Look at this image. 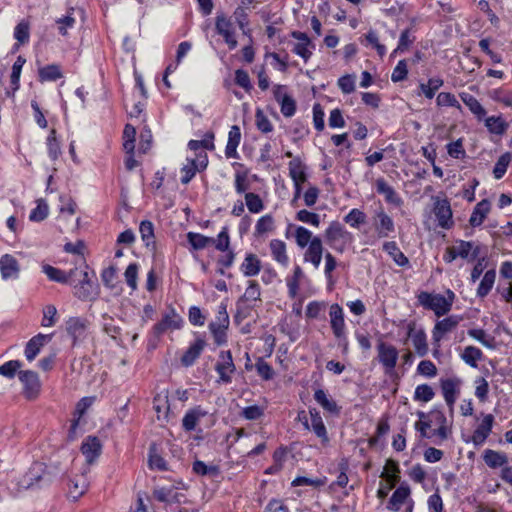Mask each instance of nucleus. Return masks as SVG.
I'll use <instances>...</instances> for the list:
<instances>
[{"label":"nucleus","instance_id":"obj_1","mask_svg":"<svg viewBox=\"0 0 512 512\" xmlns=\"http://www.w3.org/2000/svg\"><path fill=\"white\" fill-rule=\"evenodd\" d=\"M56 474L43 462H34L19 479L18 490H38L49 487Z\"/></svg>","mask_w":512,"mask_h":512},{"label":"nucleus","instance_id":"obj_2","mask_svg":"<svg viewBox=\"0 0 512 512\" xmlns=\"http://www.w3.org/2000/svg\"><path fill=\"white\" fill-rule=\"evenodd\" d=\"M81 278L76 282V277H73V295L84 302H93L98 299L100 294V286L96 279L94 271L89 273L88 271L79 272Z\"/></svg>","mask_w":512,"mask_h":512},{"label":"nucleus","instance_id":"obj_3","mask_svg":"<svg viewBox=\"0 0 512 512\" xmlns=\"http://www.w3.org/2000/svg\"><path fill=\"white\" fill-rule=\"evenodd\" d=\"M418 301L425 309L432 310L437 317L446 315L452 308V300L446 299L442 294L421 292Z\"/></svg>","mask_w":512,"mask_h":512},{"label":"nucleus","instance_id":"obj_4","mask_svg":"<svg viewBox=\"0 0 512 512\" xmlns=\"http://www.w3.org/2000/svg\"><path fill=\"white\" fill-rule=\"evenodd\" d=\"M183 323V318L172 305H169L168 311L164 313L162 319L152 327L151 333L156 339H159L169 329H181Z\"/></svg>","mask_w":512,"mask_h":512},{"label":"nucleus","instance_id":"obj_5","mask_svg":"<svg viewBox=\"0 0 512 512\" xmlns=\"http://www.w3.org/2000/svg\"><path fill=\"white\" fill-rule=\"evenodd\" d=\"M18 378L23 385L24 398L30 401L37 399L42 386L38 373L33 370H21L18 372Z\"/></svg>","mask_w":512,"mask_h":512},{"label":"nucleus","instance_id":"obj_6","mask_svg":"<svg viewBox=\"0 0 512 512\" xmlns=\"http://www.w3.org/2000/svg\"><path fill=\"white\" fill-rule=\"evenodd\" d=\"M90 321L85 317H69L65 322V329L72 339V347L78 346L87 337V329Z\"/></svg>","mask_w":512,"mask_h":512},{"label":"nucleus","instance_id":"obj_7","mask_svg":"<svg viewBox=\"0 0 512 512\" xmlns=\"http://www.w3.org/2000/svg\"><path fill=\"white\" fill-rule=\"evenodd\" d=\"M378 361L384 367L386 374H391L395 369L398 360V350L391 344L382 340L377 343Z\"/></svg>","mask_w":512,"mask_h":512},{"label":"nucleus","instance_id":"obj_8","mask_svg":"<svg viewBox=\"0 0 512 512\" xmlns=\"http://www.w3.org/2000/svg\"><path fill=\"white\" fill-rule=\"evenodd\" d=\"M215 371L219 375L218 383L229 384L232 382L231 374L236 371V366L230 350L220 351L219 361L215 365Z\"/></svg>","mask_w":512,"mask_h":512},{"label":"nucleus","instance_id":"obj_9","mask_svg":"<svg viewBox=\"0 0 512 512\" xmlns=\"http://www.w3.org/2000/svg\"><path fill=\"white\" fill-rule=\"evenodd\" d=\"M326 243L333 249L342 252L343 247L338 248L336 243L339 240L347 241L352 239V234L345 229L339 221H332L324 233Z\"/></svg>","mask_w":512,"mask_h":512},{"label":"nucleus","instance_id":"obj_10","mask_svg":"<svg viewBox=\"0 0 512 512\" xmlns=\"http://www.w3.org/2000/svg\"><path fill=\"white\" fill-rule=\"evenodd\" d=\"M215 30L224 38L229 50H234L237 45L233 23L224 14H218L215 18Z\"/></svg>","mask_w":512,"mask_h":512},{"label":"nucleus","instance_id":"obj_11","mask_svg":"<svg viewBox=\"0 0 512 512\" xmlns=\"http://www.w3.org/2000/svg\"><path fill=\"white\" fill-rule=\"evenodd\" d=\"M433 213L438 222V226L444 229H450L454 222L452 220V210L450 202L447 199H436L434 202Z\"/></svg>","mask_w":512,"mask_h":512},{"label":"nucleus","instance_id":"obj_12","mask_svg":"<svg viewBox=\"0 0 512 512\" xmlns=\"http://www.w3.org/2000/svg\"><path fill=\"white\" fill-rule=\"evenodd\" d=\"M374 228L379 238L389 237L395 231L393 219L381 207L375 211Z\"/></svg>","mask_w":512,"mask_h":512},{"label":"nucleus","instance_id":"obj_13","mask_svg":"<svg viewBox=\"0 0 512 512\" xmlns=\"http://www.w3.org/2000/svg\"><path fill=\"white\" fill-rule=\"evenodd\" d=\"M461 317L450 315L436 322L432 330V339L434 343H439L445 334L453 331L459 324Z\"/></svg>","mask_w":512,"mask_h":512},{"label":"nucleus","instance_id":"obj_14","mask_svg":"<svg viewBox=\"0 0 512 512\" xmlns=\"http://www.w3.org/2000/svg\"><path fill=\"white\" fill-rule=\"evenodd\" d=\"M42 272L51 281L69 285H73V277H76L78 274V270L76 268L69 270V272L67 273L64 270L53 267L49 264H44L42 266Z\"/></svg>","mask_w":512,"mask_h":512},{"label":"nucleus","instance_id":"obj_15","mask_svg":"<svg viewBox=\"0 0 512 512\" xmlns=\"http://www.w3.org/2000/svg\"><path fill=\"white\" fill-rule=\"evenodd\" d=\"M460 380L457 378H441L440 387L446 404L453 410L454 404L459 395Z\"/></svg>","mask_w":512,"mask_h":512},{"label":"nucleus","instance_id":"obj_16","mask_svg":"<svg viewBox=\"0 0 512 512\" xmlns=\"http://www.w3.org/2000/svg\"><path fill=\"white\" fill-rule=\"evenodd\" d=\"M330 324L333 334L338 339H346L345 335V321L342 307L335 303L330 306Z\"/></svg>","mask_w":512,"mask_h":512},{"label":"nucleus","instance_id":"obj_17","mask_svg":"<svg viewBox=\"0 0 512 512\" xmlns=\"http://www.w3.org/2000/svg\"><path fill=\"white\" fill-rule=\"evenodd\" d=\"M196 340L190 344L188 349L184 352L181 357V364L184 367L192 366L195 361L200 357L203 349L206 346L205 339L200 336L198 333H195Z\"/></svg>","mask_w":512,"mask_h":512},{"label":"nucleus","instance_id":"obj_18","mask_svg":"<svg viewBox=\"0 0 512 512\" xmlns=\"http://www.w3.org/2000/svg\"><path fill=\"white\" fill-rule=\"evenodd\" d=\"M309 415L311 420V423H309L310 430L313 431L318 438H320L323 446H328L330 439L320 412L316 408H309Z\"/></svg>","mask_w":512,"mask_h":512},{"label":"nucleus","instance_id":"obj_19","mask_svg":"<svg viewBox=\"0 0 512 512\" xmlns=\"http://www.w3.org/2000/svg\"><path fill=\"white\" fill-rule=\"evenodd\" d=\"M0 273L4 280L17 279L20 273L18 260L11 254H4L0 258Z\"/></svg>","mask_w":512,"mask_h":512},{"label":"nucleus","instance_id":"obj_20","mask_svg":"<svg viewBox=\"0 0 512 512\" xmlns=\"http://www.w3.org/2000/svg\"><path fill=\"white\" fill-rule=\"evenodd\" d=\"M53 334H42L38 333L33 336L25 346L24 354L28 361H32L39 354L41 348L51 341Z\"/></svg>","mask_w":512,"mask_h":512},{"label":"nucleus","instance_id":"obj_21","mask_svg":"<svg viewBox=\"0 0 512 512\" xmlns=\"http://www.w3.org/2000/svg\"><path fill=\"white\" fill-rule=\"evenodd\" d=\"M102 444L98 437L88 436L81 445V452L85 456L88 464H92L100 456Z\"/></svg>","mask_w":512,"mask_h":512},{"label":"nucleus","instance_id":"obj_22","mask_svg":"<svg viewBox=\"0 0 512 512\" xmlns=\"http://www.w3.org/2000/svg\"><path fill=\"white\" fill-rule=\"evenodd\" d=\"M415 326H416V324L413 321L408 323L407 335H408V337L412 338V342H413V345H414L417 355L420 357H424L428 353L426 334H425L424 330H422V329L417 332H414Z\"/></svg>","mask_w":512,"mask_h":512},{"label":"nucleus","instance_id":"obj_23","mask_svg":"<svg viewBox=\"0 0 512 512\" xmlns=\"http://www.w3.org/2000/svg\"><path fill=\"white\" fill-rule=\"evenodd\" d=\"M485 127L494 140L501 137L507 131L509 124L501 115L488 116L484 119Z\"/></svg>","mask_w":512,"mask_h":512},{"label":"nucleus","instance_id":"obj_24","mask_svg":"<svg viewBox=\"0 0 512 512\" xmlns=\"http://www.w3.org/2000/svg\"><path fill=\"white\" fill-rule=\"evenodd\" d=\"M411 490L407 482H402L393 492L388 501L387 509L390 511H398L400 506L405 503L410 496Z\"/></svg>","mask_w":512,"mask_h":512},{"label":"nucleus","instance_id":"obj_25","mask_svg":"<svg viewBox=\"0 0 512 512\" xmlns=\"http://www.w3.org/2000/svg\"><path fill=\"white\" fill-rule=\"evenodd\" d=\"M323 254V245L322 240L318 236H314L311 240L308 249L304 254V260L306 262H311L315 268H318Z\"/></svg>","mask_w":512,"mask_h":512},{"label":"nucleus","instance_id":"obj_26","mask_svg":"<svg viewBox=\"0 0 512 512\" xmlns=\"http://www.w3.org/2000/svg\"><path fill=\"white\" fill-rule=\"evenodd\" d=\"M208 414L201 406L189 409L183 419L182 427L185 431L190 432L196 429L197 422Z\"/></svg>","mask_w":512,"mask_h":512},{"label":"nucleus","instance_id":"obj_27","mask_svg":"<svg viewBox=\"0 0 512 512\" xmlns=\"http://www.w3.org/2000/svg\"><path fill=\"white\" fill-rule=\"evenodd\" d=\"M315 401L331 415L338 416L341 413V407L338 406L335 400L330 398L326 391L323 389H317L314 393Z\"/></svg>","mask_w":512,"mask_h":512},{"label":"nucleus","instance_id":"obj_28","mask_svg":"<svg viewBox=\"0 0 512 512\" xmlns=\"http://www.w3.org/2000/svg\"><path fill=\"white\" fill-rule=\"evenodd\" d=\"M261 269V260L253 253L246 254L244 261L240 265V270L246 277L258 275Z\"/></svg>","mask_w":512,"mask_h":512},{"label":"nucleus","instance_id":"obj_29","mask_svg":"<svg viewBox=\"0 0 512 512\" xmlns=\"http://www.w3.org/2000/svg\"><path fill=\"white\" fill-rule=\"evenodd\" d=\"M139 232L144 246L152 251L156 250L154 224L150 220H142L139 225Z\"/></svg>","mask_w":512,"mask_h":512},{"label":"nucleus","instance_id":"obj_30","mask_svg":"<svg viewBox=\"0 0 512 512\" xmlns=\"http://www.w3.org/2000/svg\"><path fill=\"white\" fill-rule=\"evenodd\" d=\"M148 466L151 470L167 471L166 460L159 454L157 444L152 442L148 449Z\"/></svg>","mask_w":512,"mask_h":512},{"label":"nucleus","instance_id":"obj_31","mask_svg":"<svg viewBox=\"0 0 512 512\" xmlns=\"http://www.w3.org/2000/svg\"><path fill=\"white\" fill-rule=\"evenodd\" d=\"M241 140V130L239 126L233 125L228 134V142L225 148L227 158H238L237 147Z\"/></svg>","mask_w":512,"mask_h":512},{"label":"nucleus","instance_id":"obj_32","mask_svg":"<svg viewBox=\"0 0 512 512\" xmlns=\"http://www.w3.org/2000/svg\"><path fill=\"white\" fill-rule=\"evenodd\" d=\"M483 460L490 468L493 469L504 467L508 463L506 453L491 449H486L484 451Z\"/></svg>","mask_w":512,"mask_h":512},{"label":"nucleus","instance_id":"obj_33","mask_svg":"<svg viewBox=\"0 0 512 512\" xmlns=\"http://www.w3.org/2000/svg\"><path fill=\"white\" fill-rule=\"evenodd\" d=\"M383 250L392 257L393 261L400 267H406L409 265V259L399 249L395 241L385 242L383 244Z\"/></svg>","mask_w":512,"mask_h":512},{"label":"nucleus","instance_id":"obj_34","mask_svg":"<svg viewBox=\"0 0 512 512\" xmlns=\"http://www.w3.org/2000/svg\"><path fill=\"white\" fill-rule=\"evenodd\" d=\"M376 191L379 194H383L388 203L395 205H399L401 203V198L398 196L394 188L388 185L384 178L376 180Z\"/></svg>","mask_w":512,"mask_h":512},{"label":"nucleus","instance_id":"obj_35","mask_svg":"<svg viewBox=\"0 0 512 512\" xmlns=\"http://www.w3.org/2000/svg\"><path fill=\"white\" fill-rule=\"evenodd\" d=\"M68 496L74 501L78 500L86 491L87 485L82 476L68 478Z\"/></svg>","mask_w":512,"mask_h":512},{"label":"nucleus","instance_id":"obj_36","mask_svg":"<svg viewBox=\"0 0 512 512\" xmlns=\"http://www.w3.org/2000/svg\"><path fill=\"white\" fill-rule=\"evenodd\" d=\"M458 257L469 260H476L478 253L480 252V246L473 247L472 242L459 241L458 245L453 246Z\"/></svg>","mask_w":512,"mask_h":512},{"label":"nucleus","instance_id":"obj_37","mask_svg":"<svg viewBox=\"0 0 512 512\" xmlns=\"http://www.w3.org/2000/svg\"><path fill=\"white\" fill-rule=\"evenodd\" d=\"M63 77L60 65L49 64L38 70V80L40 82L56 81Z\"/></svg>","mask_w":512,"mask_h":512},{"label":"nucleus","instance_id":"obj_38","mask_svg":"<svg viewBox=\"0 0 512 512\" xmlns=\"http://www.w3.org/2000/svg\"><path fill=\"white\" fill-rule=\"evenodd\" d=\"M187 241L190 244L192 250L198 251L206 248L208 245L215 242L213 237H208L196 232H188Z\"/></svg>","mask_w":512,"mask_h":512},{"label":"nucleus","instance_id":"obj_39","mask_svg":"<svg viewBox=\"0 0 512 512\" xmlns=\"http://www.w3.org/2000/svg\"><path fill=\"white\" fill-rule=\"evenodd\" d=\"M271 254L274 260L283 266L288 265V256L286 254V244L282 240L273 239L270 242Z\"/></svg>","mask_w":512,"mask_h":512},{"label":"nucleus","instance_id":"obj_40","mask_svg":"<svg viewBox=\"0 0 512 512\" xmlns=\"http://www.w3.org/2000/svg\"><path fill=\"white\" fill-rule=\"evenodd\" d=\"M289 176L293 182H305L307 180L306 173L304 171L305 166L303 165L300 158H294L289 162Z\"/></svg>","mask_w":512,"mask_h":512},{"label":"nucleus","instance_id":"obj_41","mask_svg":"<svg viewBox=\"0 0 512 512\" xmlns=\"http://www.w3.org/2000/svg\"><path fill=\"white\" fill-rule=\"evenodd\" d=\"M48 155L52 161H56L61 155L60 141L57 139L56 130L51 129L47 140Z\"/></svg>","mask_w":512,"mask_h":512},{"label":"nucleus","instance_id":"obj_42","mask_svg":"<svg viewBox=\"0 0 512 512\" xmlns=\"http://www.w3.org/2000/svg\"><path fill=\"white\" fill-rule=\"evenodd\" d=\"M192 470L200 476H218L220 469L217 465H207L201 460H195L192 464Z\"/></svg>","mask_w":512,"mask_h":512},{"label":"nucleus","instance_id":"obj_43","mask_svg":"<svg viewBox=\"0 0 512 512\" xmlns=\"http://www.w3.org/2000/svg\"><path fill=\"white\" fill-rule=\"evenodd\" d=\"M136 129L131 124H126L123 130V149L126 153H134Z\"/></svg>","mask_w":512,"mask_h":512},{"label":"nucleus","instance_id":"obj_44","mask_svg":"<svg viewBox=\"0 0 512 512\" xmlns=\"http://www.w3.org/2000/svg\"><path fill=\"white\" fill-rule=\"evenodd\" d=\"M343 220L351 227L359 228L361 225L366 223L367 215L360 209L353 208L347 215L344 216Z\"/></svg>","mask_w":512,"mask_h":512},{"label":"nucleus","instance_id":"obj_45","mask_svg":"<svg viewBox=\"0 0 512 512\" xmlns=\"http://www.w3.org/2000/svg\"><path fill=\"white\" fill-rule=\"evenodd\" d=\"M26 59L23 56H18L16 61L12 66V72L10 75L11 88L13 91H17L20 87V75L22 71V67L25 64Z\"/></svg>","mask_w":512,"mask_h":512},{"label":"nucleus","instance_id":"obj_46","mask_svg":"<svg viewBox=\"0 0 512 512\" xmlns=\"http://www.w3.org/2000/svg\"><path fill=\"white\" fill-rule=\"evenodd\" d=\"M49 207L45 200H37V206L32 209L29 215V220L32 222H41L48 217Z\"/></svg>","mask_w":512,"mask_h":512},{"label":"nucleus","instance_id":"obj_47","mask_svg":"<svg viewBox=\"0 0 512 512\" xmlns=\"http://www.w3.org/2000/svg\"><path fill=\"white\" fill-rule=\"evenodd\" d=\"M245 204L249 212L257 214L264 209V203L261 197L254 192L245 193Z\"/></svg>","mask_w":512,"mask_h":512},{"label":"nucleus","instance_id":"obj_48","mask_svg":"<svg viewBox=\"0 0 512 512\" xmlns=\"http://www.w3.org/2000/svg\"><path fill=\"white\" fill-rule=\"evenodd\" d=\"M14 38L19 44L24 45L29 42L30 24L26 20L20 21L14 29Z\"/></svg>","mask_w":512,"mask_h":512},{"label":"nucleus","instance_id":"obj_49","mask_svg":"<svg viewBox=\"0 0 512 512\" xmlns=\"http://www.w3.org/2000/svg\"><path fill=\"white\" fill-rule=\"evenodd\" d=\"M488 96L505 105L506 107L512 108V91L505 89H493L487 92Z\"/></svg>","mask_w":512,"mask_h":512},{"label":"nucleus","instance_id":"obj_50","mask_svg":"<svg viewBox=\"0 0 512 512\" xmlns=\"http://www.w3.org/2000/svg\"><path fill=\"white\" fill-rule=\"evenodd\" d=\"M443 85V80L440 78H430L427 83H421L419 88L426 98L432 99L436 91Z\"/></svg>","mask_w":512,"mask_h":512},{"label":"nucleus","instance_id":"obj_51","mask_svg":"<svg viewBox=\"0 0 512 512\" xmlns=\"http://www.w3.org/2000/svg\"><path fill=\"white\" fill-rule=\"evenodd\" d=\"M22 366L23 364L19 360L7 361L0 366V375L12 379L16 374L18 375V372L21 371L20 368Z\"/></svg>","mask_w":512,"mask_h":512},{"label":"nucleus","instance_id":"obj_52","mask_svg":"<svg viewBox=\"0 0 512 512\" xmlns=\"http://www.w3.org/2000/svg\"><path fill=\"white\" fill-rule=\"evenodd\" d=\"M74 8H70L66 15L56 19V24L58 25V31L62 36L67 35V29L73 28L75 24V18L73 17Z\"/></svg>","mask_w":512,"mask_h":512},{"label":"nucleus","instance_id":"obj_53","mask_svg":"<svg viewBox=\"0 0 512 512\" xmlns=\"http://www.w3.org/2000/svg\"><path fill=\"white\" fill-rule=\"evenodd\" d=\"M435 396L433 388L428 384H420L415 388L414 400L421 402H429Z\"/></svg>","mask_w":512,"mask_h":512},{"label":"nucleus","instance_id":"obj_54","mask_svg":"<svg viewBox=\"0 0 512 512\" xmlns=\"http://www.w3.org/2000/svg\"><path fill=\"white\" fill-rule=\"evenodd\" d=\"M274 229V219L271 214H266L258 219L255 226V236H261Z\"/></svg>","mask_w":512,"mask_h":512},{"label":"nucleus","instance_id":"obj_55","mask_svg":"<svg viewBox=\"0 0 512 512\" xmlns=\"http://www.w3.org/2000/svg\"><path fill=\"white\" fill-rule=\"evenodd\" d=\"M303 277V271L300 266H295L293 276L287 279L288 293L291 298H294L299 289V281Z\"/></svg>","mask_w":512,"mask_h":512},{"label":"nucleus","instance_id":"obj_56","mask_svg":"<svg viewBox=\"0 0 512 512\" xmlns=\"http://www.w3.org/2000/svg\"><path fill=\"white\" fill-rule=\"evenodd\" d=\"M463 361L473 368H477V361L480 360V349L474 346H467L461 353Z\"/></svg>","mask_w":512,"mask_h":512},{"label":"nucleus","instance_id":"obj_57","mask_svg":"<svg viewBox=\"0 0 512 512\" xmlns=\"http://www.w3.org/2000/svg\"><path fill=\"white\" fill-rule=\"evenodd\" d=\"M255 121L257 129L262 133L267 134L273 131V125L271 121L260 108L256 109Z\"/></svg>","mask_w":512,"mask_h":512},{"label":"nucleus","instance_id":"obj_58","mask_svg":"<svg viewBox=\"0 0 512 512\" xmlns=\"http://www.w3.org/2000/svg\"><path fill=\"white\" fill-rule=\"evenodd\" d=\"M296 220L318 227L320 225V216L315 212L306 209L299 210L295 216Z\"/></svg>","mask_w":512,"mask_h":512},{"label":"nucleus","instance_id":"obj_59","mask_svg":"<svg viewBox=\"0 0 512 512\" xmlns=\"http://www.w3.org/2000/svg\"><path fill=\"white\" fill-rule=\"evenodd\" d=\"M188 164L181 168V172L183 173L181 177V183L187 185L196 175L198 170L196 159L187 158Z\"/></svg>","mask_w":512,"mask_h":512},{"label":"nucleus","instance_id":"obj_60","mask_svg":"<svg viewBox=\"0 0 512 512\" xmlns=\"http://www.w3.org/2000/svg\"><path fill=\"white\" fill-rule=\"evenodd\" d=\"M255 368L258 375L265 381L271 380L274 377V370L272 366L267 363L262 357L256 361Z\"/></svg>","mask_w":512,"mask_h":512},{"label":"nucleus","instance_id":"obj_61","mask_svg":"<svg viewBox=\"0 0 512 512\" xmlns=\"http://www.w3.org/2000/svg\"><path fill=\"white\" fill-rule=\"evenodd\" d=\"M260 295L261 292L259 284L256 281L251 280L249 281L248 287L246 288L244 295L241 296L240 299L238 300V303L249 300H260Z\"/></svg>","mask_w":512,"mask_h":512},{"label":"nucleus","instance_id":"obj_62","mask_svg":"<svg viewBox=\"0 0 512 512\" xmlns=\"http://www.w3.org/2000/svg\"><path fill=\"white\" fill-rule=\"evenodd\" d=\"M313 239L312 232L303 226H298L295 230V240L300 248H305Z\"/></svg>","mask_w":512,"mask_h":512},{"label":"nucleus","instance_id":"obj_63","mask_svg":"<svg viewBox=\"0 0 512 512\" xmlns=\"http://www.w3.org/2000/svg\"><path fill=\"white\" fill-rule=\"evenodd\" d=\"M215 245V248L218 251H227L230 250V236H229V229L227 226H224L222 230L219 232L217 239L213 243Z\"/></svg>","mask_w":512,"mask_h":512},{"label":"nucleus","instance_id":"obj_64","mask_svg":"<svg viewBox=\"0 0 512 512\" xmlns=\"http://www.w3.org/2000/svg\"><path fill=\"white\" fill-rule=\"evenodd\" d=\"M96 397L95 396H86L81 398L75 407V411L73 413L75 419H79L86 413L88 408L92 406Z\"/></svg>","mask_w":512,"mask_h":512}]
</instances>
